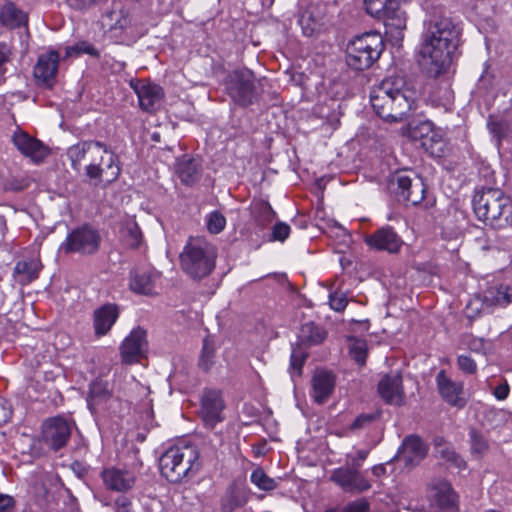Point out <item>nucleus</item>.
<instances>
[{
  "mask_svg": "<svg viewBox=\"0 0 512 512\" xmlns=\"http://www.w3.org/2000/svg\"><path fill=\"white\" fill-rule=\"evenodd\" d=\"M348 348L352 358L359 364L364 365L367 356V343L364 339L349 337Z\"/></svg>",
  "mask_w": 512,
  "mask_h": 512,
  "instance_id": "58836bf2",
  "label": "nucleus"
},
{
  "mask_svg": "<svg viewBox=\"0 0 512 512\" xmlns=\"http://www.w3.org/2000/svg\"><path fill=\"white\" fill-rule=\"evenodd\" d=\"M470 436H471V441H472V451L474 452H478L479 451V445H480V441L478 439V436H477V431L472 429L471 432H470Z\"/></svg>",
  "mask_w": 512,
  "mask_h": 512,
  "instance_id": "0e129e2a",
  "label": "nucleus"
},
{
  "mask_svg": "<svg viewBox=\"0 0 512 512\" xmlns=\"http://www.w3.org/2000/svg\"><path fill=\"white\" fill-rule=\"evenodd\" d=\"M252 213L255 221L260 226H265L268 223H271L275 217V212L273 211L271 205L264 200H259L253 204Z\"/></svg>",
  "mask_w": 512,
  "mask_h": 512,
  "instance_id": "c9c22d12",
  "label": "nucleus"
},
{
  "mask_svg": "<svg viewBox=\"0 0 512 512\" xmlns=\"http://www.w3.org/2000/svg\"><path fill=\"white\" fill-rule=\"evenodd\" d=\"M290 234V226L284 222H278L272 230V239L283 242Z\"/></svg>",
  "mask_w": 512,
  "mask_h": 512,
  "instance_id": "6e6d98bb",
  "label": "nucleus"
},
{
  "mask_svg": "<svg viewBox=\"0 0 512 512\" xmlns=\"http://www.w3.org/2000/svg\"><path fill=\"white\" fill-rule=\"evenodd\" d=\"M458 367L459 369L467 374H473L477 371V363L474 359L467 355L458 356Z\"/></svg>",
  "mask_w": 512,
  "mask_h": 512,
  "instance_id": "3c124183",
  "label": "nucleus"
},
{
  "mask_svg": "<svg viewBox=\"0 0 512 512\" xmlns=\"http://www.w3.org/2000/svg\"><path fill=\"white\" fill-rule=\"evenodd\" d=\"M479 312H480L479 307L473 308V302H469L467 304L466 311H465L467 318L474 319L478 315Z\"/></svg>",
  "mask_w": 512,
  "mask_h": 512,
  "instance_id": "e2e57ef3",
  "label": "nucleus"
},
{
  "mask_svg": "<svg viewBox=\"0 0 512 512\" xmlns=\"http://www.w3.org/2000/svg\"><path fill=\"white\" fill-rule=\"evenodd\" d=\"M436 383L439 394L447 403L459 407L465 404L461 382L451 380L445 371L441 370L436 376Z\"/></svg>",
  "mask_w": 512,
  "mask_h": 512,
  "instance_id": "4be33fe9",
  "label": "nucleus"
},
{
  "mask_svg": "<svg viewBox=\"0 0 512 512\" xmlns=\"http://www.w3.org/2000/svg\"><path fill=\"white\" fill-rule=\"evenodd\" d=\"M305 355L301 351L293 350L291 354L290 364L294 373L301 374Z\"/></svg>",
  "mask_w": 512,
  "mask_h": 512,
  "instance_id": "bf43d9fd",
  "label": "nucleus"
},
{
  "mask_svg": "<svg viewBox=\"0 0 512 512\" xmlns=\"http://www.w3.org/2000/svg\"><path fill=\"white\" fill-rule=\"evenodd\" d=\"M119 317V309L115 304H105L94 311L93 323L98 336L106 335Z\"/></svg>",
  "mask_w": 512,
  "mask_h": 512,
  "instance_id": "b1692460",
  "label": "nucleus"
},
{
  "mask_svg": "<svg viewBox=\"0 0 512 512\" xmlns=\"http://www.w3.org/2000/svg\"><path fill=\"white\" fill-rule=\"evenodd\" d=\"M225 403L218 390H204L201 397L200 417L206 426L213 428L224 420Z\"/></svg>",
  "mask_w": 512,
  "mask_h": 512,
  "instance_id": "4468645a",
  "label": "nucleus"
},
{
  "mask_svg": "<svg viewBox=\"0 0 512 512\" xmlns=\"http://www.w3.org/2000/svg\"><path fill=\"white\" fill-rule=\"evenodd\" d=\"M370 505L365 499H359L348 503L342 512H369Z\"/></svg>",
  "mask_w": 512,
  "mask_h": 512,
  "instance_id": "4d7b16f0",
  "label": "nucleus"
},
{
  "mask_svg": "<svg viewBox=\"0 0 512 512\" xmlns=\"http://www.w3.org/2000/svg\"><path fill=\"white\" fill-rule=\"evenodd\" d=\"M26 186H27V184L24 183V181H21V182L13 181L9 184V188L13 191H21V190L25 189Z\"/></svg>",
  "mask_w": 512,
  "mask_h": 512,
  "instance_id": "338daca9",
  "label": "nucleus"
},
{
  "mask_svg": "<svg viewBox=\"0 0 512 512\" xmlns=\"http://www.w3.org/2000/svg\"><path fill=\"white\" fill-rule=\"evenodd\" d=\"M313 398L318 404L324 403L335 387L334 376L325 370L317 371L312 379Z\"/></svg>",
  "mask_w": 512,
  "mask_h": 512,
  "instance_id": "a878e982",
  "label": "nucleus"
},
{
  "mask_svg": "<svg viewBox=\"0 0 512 512\" xmlns=\"http://www.w3.org/2000/svg\"><path fill=\"white\" fill-rule=\"evenodd\" d=\"M216 250L206 240L190 239L180 254V265L194 279L208 276L215 267Z\"/></svg>",
  "mask_w": 512,
  "mask_h": 512,
  "instance_id": "39448f33",
  "label": "nucleus"
},
{
  "mask_svg": "<svg viewBox=\"0 0 512 512\" xmlns=\"http://www.w3.org/2000/svg\"><path fill=\"white\" fill-rule=\"evenodd\" d=\"M215 358V346L213 341L204 339L202 353L199 359L200 367L207 371L211 368Z\"/></svg>",
  "mask_w": 512,
  "mask_h": 512,
  "instance_id": "c03bdc74",
  "label": "nucleus"
},
{
  "mask_svg": "<svg viewBox=\"0 0 512 512\" xmlns=\"http://www.w3.org/2000/svg\"><path fill=\"white\" fill-rule=\"evenodd\" d=\"M377 418L376 414H361L355 418L350 425V430L357 432L371 425Z\"/></svg>",
  "mask_w": 512,
  "mask_h": 512,
  "instance_id": "09e8293b",
  "label": "nucleus"
},
{
  "mask_svg": "<svg viewBox=\"0 0 512 512\" xmlns=\"http://www.w3.org/2000/svg\"><path fill=\"white\" fill-rule=\"evenodd\" d=\"M432 496L442 508L454 507L457 502V494L451 484L443 479H436L431 483Z\"/></svg>",
  "mask_w": 512,
  "mask_h": 512,
  "instance_id": "cd10ccee",
  "label": "nucleus"
},
{
  "mask_svg": "<svg viewBox=\"0 0 512 512\" xmlns=\"http://www.w3.org/2000/svg\"><path fill=\"white\" fill-rule=\"evenodd\" d=\"M58 63L59 54L56 51H49L38 57L33 74L39 86L51 88L54 85Z\"/></svg>",
  "mask_w": 512,
  "mask_h": 512,
  "instance_id": "f3484780",
  "label": "nucleus"
},
{
  "mask_svg": "<svg viewBox=\"0 0 512 512\" xmlns=\"http://www.w3.org/2000/svg\"><path fill=\"white\" fill-rule=\"evenodd\" d=\"M250 481L260 490L272 491L277 488L278 483L269 477L262 468L257 467L250 475Z\"/></svg>",
  "mask_w": 512,
  "mask_h": 512,
  "instance_id": "e433bc0d",
  "label": "nucleus"
},
{
  "mask_svg": "<svg viewBox=\"0 0 512 512\" xmlns=\"http://www.w3.org/2000/svg\"><path fill=\"white\" fill-rule=\"evenodd\" d=\"M508 198L500 189L482 186V208L484 209L482 221L492 228L502 226L501 217L508 205Z\"/></svg>",
  "mask_w": 512,
  "mask_h": 512,
  "instance_id": "9b49d317",
  "label": "nucleus"
},
{
  "mask_svg": "<svg viewBox=\"0 0 512 512\" xmlns=\"http://www.w3.org/2000/svg\"><path fill=\"white\" fill-rule=\"evenodd\" d=\"M422 146L430 154L440 156L443 152L444 143L439 133L432 131L428 136L424 137Z\"/></svg>",
  "mask_w": 512,
  "mask_h": 512,
  "instance_id": "37998d69",
  "label": "nucleus"
},
{
  "mask_svg": "<svg viewBox=\"0 0 512 512\" xmlns=\"http://www.w3.org/2000/svg\"><path fill=\"white\" fill-rule=\"evenodd\" d=\"M434 451L437 457L449 463L451 467L459 471L466 469V461L455 452L453 447L442 437H435L433 440Z\"/></svg>",
  "mask_w": 512,
  "mask_h": 512,
  "instance_id": "bb28decb",
  "label": "nucleus"
},
{
  "mask_svg": "<svg viewBox=\"0 0 512 512\" xmlns=\"http://www.w3.org/2000/svg\"><path fill=\"white\" fill-rule=\"evenodd\" d=\"M81 53H86V54H89V55H96L97 52H96V49L91 46L90 44H87L85 42H82V43H79L75 46H72V47H68L66 49V56L69 57V56H72V55H79Z\"/></svg>",
  "mask_w": 512,
  "mask_h": 512,
  "instance_id": "5fc2aeb1",
  "label": "nucleus"
},
{
  "mask_svg": "<svg viewBox=\"0 0 512 512\" xmlns=\"http://www.w3.org/2000/svg\"><path fill=\"white\" fill-rule=\"evenodd\" d=\"M198 459V449L193 445L170 447L159 459L161 474L170 482H180L189 472L199 470Z\"/></svg>",
  "mask_w": 512,
  "mask_h": 512,
  "instance_id": "20e7f679",
  "label": "nucleus"
},
{
  "mask_svg": "<svg viewBox=\"0 0 512 512\" xmlns=\"http://www.w3.org/2000/svg\"><path fill=\"white\" fill-rule=\"evenodd\" d=\"M131 86L137 94L141 109L146 112H153L158 109L164 97L163 89L159 85L137 81L135 83L131 82Z\"/></svg>",
  "mask_w": 512,
  "mask_h": 512,
  "instance_id": "6ab92c4d",
  "label": "nucleus"
},
{
  "mask_svg": "<svg viewBox=\"0 0 512 512\" xmlns=\"http://www.w3.org/2000/svg\"><path fill=\"white\" fill-rule=\"evenodd\" d=\"M481 171H482V176H484L485 178H487L490 174H493V173L490 171V167H489V166L484 165V163H483V162H482V168H481Z\"/></svg>",
  "mask_w": 512,
  "mask_h": 512,
  "instance_id": "774afa93",
  "label": "nucleus"
},
{
  "mask_svg": "<svg viewBox=\"0 0 512 512\" xmlns=\"http://www.w3.org/2000/svg\"><path fill=\"white\" fill-rule=\"evenodd\" d=\"M0 512H16V501L12 496L0 493Z\"/></svg>",
  "mask_w": 512,
  "mask_h": 512,
  "instance_id": "052dcab7",
  "label": "nucleus"
},
{
  "mask_svg": "<svg viewBox=\"0 0 512 512\" xmlns=\"http://www.w3.org/2000/svg\"><path fill=\"white\" fill-rule=\"evenodd\" d=\"M329 303H330V307L333 310H335L337 312H341L347 306L346 295L343 293H339V292L331 293L329 296Z\"/></svg>",
  "mask_w": 512,
  "mask_h": 512,
  "instance_id": "864d4df0",
  "label": "nucleus"
},
{
  "mask_svg": "<svg viewBox=\"0 0 512 512\" xmlns=\"http://www.w3.org/2000/svg\"><path fill=\"white\" fill-rule=\"evenodd\" d=\"M103 28L109 31L123 30L130 24L128 13L123 9L113 8L107 11L101 19Z\"/></svg>",
  "mask_w": 512,
  "mask_h": 512,
  "instance_id": "473e14b6",
  "label": "nucleus"
},
{
  "mask_svg": "<svg viewBox=\"0 0 512 512\" xmlns=\"http://www.w3.org/2000/svg\"><path fill=\"white\" fill-rule=\"evenodd\" d=\"M146 348V332L141 328L133 329L120 346L122 362L129 365L139 362L145 355Z\"/></svg>",
  "mask_w": 512,
  "mask_h": 512,
  "instance_id": "dca6fc26",
  "label": "nucleus"
},
{
  "mask_svg": "<svg viewBox=\"0 0 512 512\" xmlns=\"http://www.w3.org/2000/svg\"><path fill=\"white\" fill-rule=\"evenodd\" d=\"M27 15L13 3H6L0 10V22L10 28L27 24Z\"/></svg>",
  "mask_w": 512,
  "mask_h": 512,
  "instance_id": "2f4dec72",
  "label": "nucleus"
},
{
  "mask_svg": "<svg viewBox=\"0 0 512 512\" xmlns=\"http://www.w3.org/2000/svg\"><path fill=\"white\" fill-rule=\"evenodd\" d=\"M378 392L388 404L401 405L404 400L401 374L392 372L385 375L378 384Z\"/></svg>",
  "mask_w": 512,
  "mask_h": 512,
  "instance_id": "412c9836",
  "label": "nucleus"
},
{
  "mask_svg": "<svg viewBox=\"0 0 512 512\" xmlns=\"http://www.w3.org/2000/svg\"><path fill=\"white\" fill-rule=\"evenodd\" d=\"M67 5L78 11H86L93 6L100 5L107 0H65Z\"/></svg>",
  "mask_w": 512,
  "mask_h": 512,
  "instance_id": "8fccbe9b",
  "label": "nucleus"
},
{
  "mask_svg": "<svg viewBox=\"0 0 512 512\" xmlns=\"http://www.w3.org/2000/svg\"><path fill=\"white\" fill-rule=\"evenodd\" d=\"M389 188L397 200L406 205L419 204L426 191L423 180L417 176L412 178L406 171L396 172L389 182Z\"/></svg>",
  "mask_w": 512,
  "mask_h": 512,
  "instance_id": "6e6552de",
  "label": "nucleus"
},
{
  "mask_svg": "<svg viewBox=\"0 0 512 512\" xmlns=\"http://www.w3.org/2000/svg\"><path fill=\"white\" fill-rule=\"evenodd\" d=\"M489 388L491 389L492 394L498 400L506 399L510 391L509 385L506 380H501V382L495 387H493L492 384H489Z\"/></svg>",
  "mask_w": 512,
  "mask_h": 512,
  "instance_id": "13d9d810",
  "label": "nucleus"
},
{
  "mask_svg": "<svg viewBox=\"0 0 512 512\" xmlns=\"http://www.w3.org/2000/svg\"><path fill=\"white\" fill-rule=\"evenodd\" d=\"M299 24L305 36L311 37L319 29V19L314 15L313 10H304L299 17Z\"/></svg>",
  "mask_w": 512,
  "mask_h": 512,
  "instance_id": "ea45409f",
  "label": "nucleus"
},
{
  "mask_svg": "<svg viewBox=\"0 0 512 512\" xmlns=\"http://www.w3.org/2000/svg\"><path fill=\"white\" fill-rule=\"evenodd\" d=\"M487 128L496 146L500 145L501 140L506 136L508 124L502 118L490 116L487 122Z\"/></svg>",
  "mask_w": 512,
  "mask_h": 512,
  "instance_id": "a19ab883",
  "label": "nucleus"
},
{
  "mask_svg": "<svg viewBox=\"0 0 512 512\" xmlns=\"http://www.w3.org/2000/svg\"><path fill=\"white\" fill-rule=\"evenodd\" d=\"M425 25L421 54L433 66L431 70L439 74L450 65L461 32L449 17L444 16L442 8H434Z\"/></svg>",
  "mask_w": 512,
  "mask_h": 512,
  "instance_id": "f257e3e1",
  "label": "nucleus"
},
{
  "mask_svg": "<svg viewBox=\"0 0 512 512\" xmlns=\"http://www.w3.org/2000/svg\"><path fill=\"white\" fill-rule=\"evenodd\" d=\"M100 477L106 490L118 493L132 490L137 479L133 471L115 466L104 468Z\"/></svg>",
  "mask_w": 512,
  "mask_h": 512,
  "instance_id": "2eb2a0df",
  "label": "nucleus"
},
{
  "mask_svg": "<svg viewBox=\"0 0 512 512\" xmlns=\"http://www.w3.org/2000/svg\"><path fill=\"white\" fill-rule=\"evenodd\" d=\"M129 286L135 293L149 295L154 288L153 275L146 271H133L130 274Z\"/></svg>",
  "mask_w": 512,
  "mask_h": 512,
  "instance_id": "72a5a7b5",
  "label": "nucleus"
},
{
  "mask_svg": "<svg viewBox=\"0 0 512 512\" xmlns=\"http://www.w3.org/2000/svg\"><path fill=\"white\" fill-rule=\"evenodd\" d=\"M106 506H111L113 512H134L132 501L126 496H118L113 503H105Z\"/></svg>",
  "mask_w": 512,
  "mask_h": 512,
  "instance_id": "de8ad7c7",
  "label": "nucleus"
},
{
  "mask_svg": "<svg viewBox=\"0 0 512 512\" xmlns=\"http://www.w3.org/2000/svg\"><path fill=\"white\" fill-rule=\"evenodd\" d=\"M368 455V452L365 451V450H359L357 451V456L356 457H351V456H348V462H352L353 459L356 460L357 463H360V466L362 465V462L366 459Z\"/></svg>",
  "mask_w": 512,
  "mask_h": 512,
  "instance_id": "69168bd1",
  "label": "nucleus"
},
{
  "mask_svg": "<svg viewBox=\"0 0 512 512\" xmlns=\"http://www.w3.org/2000/svg\"><path fill=\"white\" fill-rule=\"evenodd\" d=\"M347 467H340L333 470L330 480L341 487L345 492H363L371 485L369 481L359 472L360 463L355 459L347 462Z\"/></svg>",
  "mask_w": 512,
  "mask_h": 512,
  "instance_id": "ddd939ff",
  "label": "nucleus"
},
{
  "mask_svg": "<svg viewBox=\"0 0 512 512\" xmlns=\"http://www.w3.org/2000/svg\"><path fill=\"white\" fill-rule=\"evenodd\" d=\"M365 241L370 248L389 253H397L403 244L401 237L390 226L376 230Z\"/></svg>",
  "mask_w": 512,
  "mask_h": 512,
  "instance_id": "a211bd4d",
  "label": "nucleus"
},
{
  "mask_svg": "<svg viewBox=\"0 0 512 512\" xmlns=\"http://www.w3.org/2000/svg\"><path fill=\"white\" fill-rule=\"evenodd\" d=\"M71 437V425L63 417H52L44 421L41 441L53 451H58L68 443Z\"/></svg>",
  "mask_w": 512,
  "mask_h": 512,
  "instance_id": "f8f14e48",
  "label": "nucleus"
},
{
  "mask_svg": "<svg viewBox=\"0 0 512 512\" xmlns=\"http://www.w3.org/2000/svg\"><path fill=\"white\" fill-rule=\"evenodd\" d=\"M39 266L34 261H19L14 267V274L18 276V282L26 285L38 278Z\"/></svg>",
  "mask_w": 512,
  "mask_h": 512,
  "instance_id": "f704fd0d",
  "label": "nucleus"
},
{
  "mask_svg": "<svg viewBox=\"0 0 512 512\" xmlns=\"http://www.w3.org/2000/svg\"><path fill=\"white\" fill-rule=\"evenodd\" d=\"M370 103L379 117L398 122L411 110L413 97L403 77L389 76L372 87Z\"/></svg>",
  "mask_w": 512,
  "mask_h": 512,
  "instance_id": "7ed1b4c3",
  "label": "nucleus"
},
{
  "mask_svg": "<svg viewBox=\"0 0 512 512\" xmlns=\"http://www.w3.org/2000/svg\"><path fill=\"white\" fill-rule=\"evenodd\" d=\"M325 332L314 323H306L301 327L300 337L309 344H319L325 339Z\"/></svg>",
  "mask_w": 512,
  "mask_h": 512,
  "instance_id": "79ce46f5",
  "label": "nucleus"
},
{
  "mask_svg": "<svg viewBox=\"0 0 512 512\" xmlns=\"http://www.w3.org/2000/svg\"><path fill=\"white\" fill-rule=\"evenodd\" d=\"M377 18L383 21L386 33L391 35L400 34L406 28V15L399 8V4L385 11V15Z\"/></svg>",
  "mask_w": 512,
  "mask_h": 512,
  "instance_id": "c85d7f7f",
  "label": "nucleus"
},
{
  "mask_svg": "<svg viewBox=\"0 0 512 512\" xmlns=\"http://www.w3.org/2000/svg\"><path fill=\"white\" fill-rule=\"evenodd\" d=\"M67 156L74 170L80 169L84 159L90 160L85 172L90 180L95 181V185L101 182L112 183L121 172L118 156L99 141L78 142L68 148Z\"/></svg>",
  "mask_w": 512,
  "mask_h": 512,
  "instance_id": "f03ea898",
  "label": "nucleus"
},
{
  "mask_svg": "<svg viewBox=\"0 0 512 512\" xmlns=\"http://www.w3.org/2000/svg\"><path fill=\"white\" fill-rule=\"evenodd\" d=\"M207 229L213 234L222 232L226 226V218L218 211H213L207 216Z\"/></svg>",
  "mask_w": 512,
  "mask_h": 512,
  "instance_id": "a18cd8bd",
  "label": "nucleus"
},
{
  "mask_svg": "<svg viewBox=\"0 0 512 512\" xmlns=\"http://www.w3.org/2000/svg\"><path fill=\"white\" fill-rule=\"evenodd\" d=\"M177 173L184 184L191 185L200 177L201 168L199 162L196 159L184 156L178 161Z\"/></svg>",
  "mask_w": 512,
  "mask_h": 512,
  "instance_id": "c756f323",
  "label": "nucleus"
},
{
  "mask_svg": "<svg viewBox=\"0 0 512 512\" xmlns=\"http://www.w3.org/2000/svg\"><path fill=\"white\" fill-rule=\"evenodd\" d=\"M383 49L384 43L379 33L370 32L357 36L347 45V65L357 71L368 69L379 59Z\"/></svg>",
  "mask_w": 512,
  "mask_h": 512,
  "instance_id": "423d86ee",
  "label": "nucleus"
},
{
  "mask_svg": "<svg viewBox=\"0 0 512 512\" xmlns=\"http://www.w3.org/2000/svg\"><path fill=\"white\" fill-rule=\"evenodd\" d=\"M141 231L136 223H130L125 228V240L128 246L136 248L141 242Z\"/></svg>",
  "mask_w": 512,
  "mask_h": 512,
  "instance_id": "49530a36",
  "label": "nucleus"
},
{
  "mask_svg": "<svg viewBox=\"0 0 512 512\" xmlns=\"http://www.w3.org/2000/svg\"><path fill=\"white\" fill-rule=\"evenodd\" d=\"M227 91L237 104L243 106L251 104L256 97L253 73L249 70H236L230 73Z\"/></svg>",
  "mask_w": 512,
  "mask_h": 512,
  "instance_id": "9d476101",
  "label": "nucleus"
},
{
  "mask_svg": "<svg viewBox=\"0 0 512 512\" xmlns=\"http://www.w3.org/2000/svg\"><path fill=\"white\" fill-rule=\"evenodd\" d=\"M13 142L23 155L30 157L34 162H40L48 155L47 147L26 133H16Z\"/></svg>",
  "mask_w": 512,
  "mask_h": 512,
  "instance_id": "5701e85b",
  "label": "nucleus"
},
{
  "mask_svg": "<svg viewBox=\"0 0 512 512\" xmlns=\"http://www.w3.org/2000/svg\"><path fill=\"white\" fill-rule=\"evenodd\" d=\"M512 303V287L500 285L485 290L482 296V312L493 307H506Z\"/></svg>",
  "mask_w": 512,
  "mask_h": 512,
  "instance_id": "393cba45",
  "label": "nucleus"
},
{
  "mask_svg": "<svg viewBox=\"0 0 512 512\" xmlns=\"http://www.w3.org/2000/svg\"><path fill=\"white\" fill-rule=\"evenodd\" d=\"M433 130V124L430 121L420 122L417 126L412 128V136L424 141V137L428 136Z\"/></svg>",
  "mask_w": 512,
  "mask_h": 512,
  "instance_id": "603ef678",
  "label": "nucleus"
},
{
  "mask_svg": "<svg viewBox=\"0 0 512 512\" xmlns=\"http://www.w3.org/2000/svg\"><path fill=\"white\" fill-rule=\"evenodd\" d=\"M399 4V0H364L366 12L372 17H381L385 11Z\"/></svg>",
  "mask_w": 512,
  "mask_h": 512,
  "instance_id": "4c0bfd02",
  "label": "nucleus"
},
{
  "mask_svg": "<svg viewBox=\"0 0 512 512\" xmlns=\"http://www.w3.org/2000/svg\"><path fill=\"white\" fill-rule=\"evenodd\" d=\"M87 405L92 414H116L121 402L112 394L107 381L96 379L89 385Z\"/></svg>",
  "mask_w": 512,
  "mask_h": 512,
  "instance_id": "1a4fd4ad",
  "label": "nucleus"
},
{
  "mask_svg": "<svg viewBox=\"0 0 512 512\" xmlns=\"http://www.w3.org/2000/svg\"><path fill=\"white\" fill-rule=\"evenodd\" d=\"M101 235L90 225H82L71 230L59 246L64 254L89 256L95 254L100 247Z\"/></svg>",
  "mask_w": 512,
  "mask_h": 512,
  "instance_id": "0eeeda50",
  "label": "nucleus"
},
{
  "mask_svg": "<svg viewBox=\"0 0 512 512\" xmlns=\"http://www.w3.org/2000/svg\"><path fill=\"white\" fill-rule=\"evenodd\" d=\"M12 416L11 405L3 398H0V425L7 423Z\"/></svg>",
  "mask_w": 512,
  "mask_h": 512,
  "instance_id": "680f3d73",
  "label": "nucleus"
},
{
  "mask_svg": "<svg viewBox=\"0 0 512 512\" xmlns=\"http://www.w3.org/2000/svg\"><path fill=\"white\" fill-rule=\"evenodd\" d=\"M248 501L246 492L232 484L228 487L225 495L222 497L221 506L224 512H232L235 509L244 506Z\"/></svg>",
  "mask_w": 512,
  "mask_h": 512,
  "instance_id": "7c9ffc66",
  "label": "nucleus"
},
{
  "mask_svg": "<svg viewBox=\"0 0 512 512\" xmlns=\"http://www.w3.org/2000/svg\"><path fill=\"white\" fill-rule=\"evenodd\" d=\"M427 455V447L418 436H408L404 439L398 451V459L406 467L418 465Z\"/></svg>",
  "mask_w": 512,
  "mask_h": 512,
  "instance_id": "aec40b11",
  "label": "nucleus"
}]
</instances>
